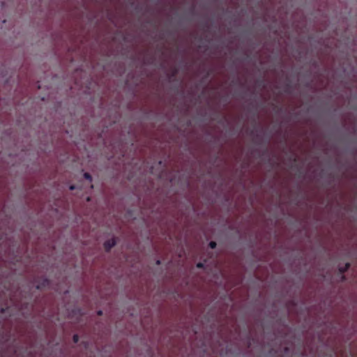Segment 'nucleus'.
Here are the masks:
<instances>
[{"label": "nucleus", "instance_id": "nucleus-1", "mask_svg": "<svg viewBox=\"0 0 357 357\" xmlns=\"http://www.w3.org/2000/svg\"><path fill=\"white\" fill-rule=\"evenodd\" d=\"M116 243V241L114 238H111L106 241L104 243L105 249L107 251H109L112 247H114Z\"/></svg>", "mask_w": 357, "mask_h": 357}, {"label": "nucleus", "instance_id": "nucleus-9", "mask_svg": "<svg viewBox=\"0 0 357 357\" xmlns=\"http://www.w3.org/2000/svg\"><path fill=\"white\" fill-rule=\"evenodd\" d=\"M198 354V351H195V355H197Z\"/></svg>", "mask_w": 357, "mask_h": 357}, {"label": "nucleus", "instance_id": "nucleus-6", "mask_svg": "<svg viewBox=\"0 0 357 357\" xmlns=\"http://www.w3.org/2000/svg\"><path fill=\"white\" fill-rule=\"evenodd\" d=\"M204 266V264L201 262L197 264V268H202Z\"/></svg>", "mask_w": 357, "mask_h": 357}, {"label": "nucleus", "instance_id": "nucleus-5", "mask_svg": "<svg viewBox=\"0 0 357 357\" xmlns=\"http://www.w3.org/2000/svg\"><path fill=\"white\" fill-rule=\"evenodd\" d=\"M78 340H79V337H78V335H75L73 336V341H74V342H75V343H76V342H78Z\"/></svg>", "mask_w": 357, "mask_h": 357}, {"label": "nucleus", "instance_id": "nucleus-3", "mask_svg": "<svg viewBox=\"0 0 357 357\" xmlns=\"http://www.w3.org/2000/svg\"><path fill=\"white\" fill-rule=\"evenodd\" d=\"M84 177L86 179L89 180V181H92V177H91V176L89 173H86H86H84Z\"/></svg>", "mask_w": 357, "mask_h": 357}, {"label": "nucleus", "instance_id": "nucleus-7", "mask_svg": "<svg viewBox=\"0 0 357 357\" xmlns=\"http://www.w3.org/2000/svg\"><path fill=\"white\" fill-rule=\"evenodd\" d=\"M69 189H70V190H73L75 189V185H70V186L69 187Z\"/></svg>", "mask_w": 357, "mask_h": 357}, {"label": "nucleus", "instance_id": "nucleus-8", "mask_svg": "<svg viewBox=\"0 0 357 357\" xmlns=\"http://www.w3.org/2000/svg\"><path fill=\"white\" fill-rule=\"evenodd\" d=\"M98 314L99 315L102 314V311H98Z\"/></svg>", "mask_w": 357, "mask_h": 357}, {"label": "nucleus", "instance_id": "nucleus-4", "mask_svg": "<svg viewBox=\"0 0 357 357\" xmlns=\"http://www.w3.org/2000/svg\"><path fill=\"white\" fill-rule=\"evenodd\" d=\"M209 247L212 249L215 248L216 247V243L214 241H211L209 243Z\"/></svg>", "mask_w": 357, "mask_h": 357}, {"label": "nucleus", "instance_id": "nucleus-2", "mask_svg": "<svg viewBox=\"0 0 357 357\" xmlns=\"http://www.w3.org/2000/svg\"><path fill=\"white\" fill-rule=\"evenodd\" d=\"M349 263H346L343 266H339V271L340 273H343L344 271H346L347 270V268H349Z\"/></svg>", "mask_w": 357, "mask_h": 357}]
</instances>
